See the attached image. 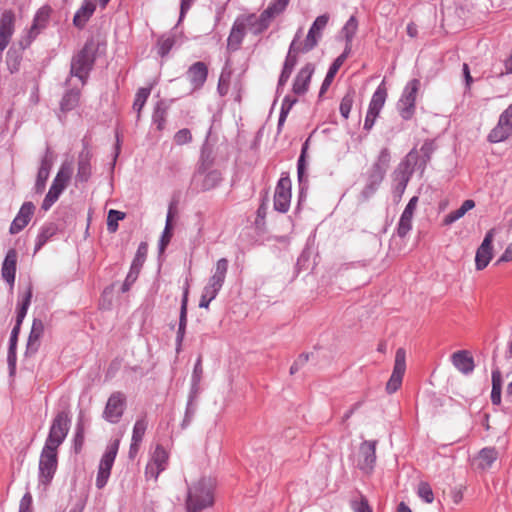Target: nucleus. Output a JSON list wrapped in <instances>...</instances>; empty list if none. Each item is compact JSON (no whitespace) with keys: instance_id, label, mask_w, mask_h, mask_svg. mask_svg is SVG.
I'll list each match as a JSON object with an SVG mask.
<instances>
[{"instance_id":"14","label":"nucleus","mask_w":512,"mask_h":512,"mask_svg":"<svg viewBox=\"0 0 512 512\" xmlns=\"http://www.w3.org/2000/svg\"><path fill=\"white\" fill-rule=\"evenodd\" d=\"M494 235L495 229H490L486 233L481 245L478 247L476 251L475 266L477 270H483L484 268H486L492 259V243L494 240Z\"/></svg>"},{"instance_id":"13","label":"nucleus","mask_w":512,"mask_h":512,"mask_svg":"<svg viewBox=\"0 0 512 512\" xmlns=\"http://www.w3.org/2000/svg\"><path fill=\"white\" fill-rule=\"evenodd\" d=\"M328 21H329V15L328 14H323V15H320L318 16L313 24L311 25L308 33H307V36L303 42V51L304 52H309L311 51L314 47L317 46L318 44V41L321 39L322 37V32L323 30L325 29V27L327 26L328 24Z\"/></svg>"},{"instance_id":"31","label":"nucleus","mask_w":512,"mask_h":512,"mask_svg":"<svg viewBox=\"0 0 512 512\" xmlns=\"http://www.w3.org/2000/svg\"><path fill=\"white\" fill-rule=\"evenodd\" d=\"M91 176V154L84 150L78 157V169L76 179L81 182H87Z\"/></svg>"},{"instance_id":"60","label":"nucleus","mask_w":512,"mask_h":512,"mask_svg":"<svg viewBox=\"0 0 512 512\" xmlns=\"http://www.w3.org/2000/svg\"><path fill=\"white\" fill-rule=\"evenodd\" d=\"M31 505H32V496L30 493H26L20 501L19 512H32Z\"/></svg>"},{"instance_id":"11","label":"nucleus","mask_w":512,"mask_h":512,"mask_svg":"<svg viewBox=\"0 0 512 512\" xmlns=\"http://www.w3.org/2000/svg\"><path fill=\"white\" fill-rule=\"evenodd\" d=\"M291 202V180L289 177H281L276 185L274 193V209L286 213Z\"/></svg>"},{"instance_id":"62","label":"nucleus","mask_w":512,"mask_h":512,"mask_svg":"<svg viewBox=\"0 0 512 512\" xmlns=\"http://www.w3.org/2000/svg\"><path fill=\"white\" fill-rule=\"evenodd\" d=\"M379 114L375 113V112H372V111H367V114H366V118H365V121H364V129L365 130H371L372 127L374 126L375 124V121H376V118L378 117Z\"/></svg>"},{"instance_id":"41","label":"nucleus","mask_w":512,"mask_h":512,"mask_svg":"<svg viewBox=\"0 0 512 512\" xmlns=\"http://www.w3.org/2000/svg\"><path fill=\"white\" fill-rule=\"evenodd\" d=\"M290 0H273L268 7L263 10L266 17L272 19L283 13L288 6Z\"/></svg>"},{"instance_id":"43","label":"nucleus","mask_w":512,"mask_h":512,"mask_svg":"<svg viewBox=\"0 0 512 512\" xmlns=\"http://www.w3.org/2000/svg\"><path fill=\"white\" fill-rule=\"evenodd\" d=\"M150 93H151V88H145V87H142L137 91V93L135 95V100L133 103V109L137 112V119L140 118V112H141L142 108L144 107Z\"/></svg>"},{"instance_id":"61","label":"nucleus","mask_w":512,"mask_h":512,"mask_svg":"<svg viewBox=\"0 0 512 512\" xmlns=\"http://www.w3.org/2000/svg\"><path fill=\"white\" fill-rule=\"evenodd\" d=\"M174 44V40L171 38L162 39L159 41V53L164 56L166 55L172 48Z\"/></svg>"},{"instance_id":"33","label":"nucleus","mask_w":512,"mask_h":512,"mask_svg":"<svg viewBox=\"0 0 512 512\" xmlns=\"http://www.w3.org/2000/svg\"><path fill=\"white\" fill-rule=\"evenodd\" d=\"M58 227L55 223L44 224L36 238L34 253H37L57 232Z\"/></svg>"},{"instance_id":"45","label":"nucleus","mask_w":512,"mask_h":512,"mask_svg":"<svg viewBox=\"0 0 512 512\" xmlns=\"http://www.w3.org/2000/svg\"><path fill=\"white\" fill-rule=\"evenodd\" d=\"M198 395L199 394H193V392H189L186 411H185V417L182 422V428H186L189 425V423L191 422V420L195 414V411H196L195 402H196Z\"/></svg>"},{"instance_id":"57","label":"nucleus","mask_w":512,"mask_h":512,"mask_svg":"<svg viewBox=\"0 0 512 512\" xmlns=\"http://www.w3.org/2000/svg\"><path fill=\"white\" fill-rule=\"evenodd\" d=\"M146 253H147V246L145 243H141L138 247L137 253H136L135 258L131 265L141 269L142 265L145 261Z\"/></svg>"},{"instance_id":"35","label":"nucleus","mask_w":512,"mask_h":512,"mask_svg":"<svg viewBox=\"0 0 512 512\" xmlns=\"http://www.w3.org/2000/svg\"><path fill=\"white\" fill-rule=\"evenodd\" d=\"M386 98L387 90L384 84L381 83L372 95L368 110L379 114L385 104Z\"/></svg>"},{"instance_id":"32","label":"nucleus","mask_w":512,"mask_h":512,"mask_svg":"<svg viewBox=\"0 0 512 512\" xmlns=\"http://www.w3.org/2000/svg\"><path fill=\"white\" fill-rule=\"evenodd\" d=\"M386 172L383 170H379L378 168H371V171L369 173L367 183L363 189V195L365 197H370L374 192L378 189L381 182L384 179Z\"/></svg>"},{"instance_id":"3","label":"nucleus","mask_w":512,"mask_h":512,"mask_svg":"<svg viewBox=\"0 0 512 512\" xmlns=\"http://www.w3.org/2000/svg\"><path fill=\"white\" fill-rule=\"evenodd\" d=\"M71 419L67 411H59L51 422L44 446L58 449L70 430Z\"/></svg>"},{"instance_id":"2","label":"nucleus","mask_w":512,"mask_h":512,"mask_svg":"<svg viewBox=\"0 0 512 512\" xmlns=\"http://www.w3.org/2000/svg\"><path fill=\"white\" fill-rule=\"evenodd\" d=\"M73 173V167L70 162H64L56 177L54 178L52 185L46 194L41 208L44 211H48L52 205L58 200L59 196L67 187Z\"/></svg>"},{"instance_id":"63","label":"nucleus","mask_w":512,"mask_h":512,"mask_svg":"<svg viewBox=\"0 0 512 512\" xmlns=\"http://www.w3.org/2000/svg\"><path fill=\"white\" fill-rule=\"evenodd\" d=\"M7 360H8L10 375H13L16 370V349H9Z\"/></svg>"},{"instance_id":"36","label":"nucleus","mask_w":512,"mask_h":512,"mask_svg":"<svg viewBox=\"0 0 512 512\" xmlns=\"http://www.w3.org/2000/svg\"><path fill=\"white\" fill-rule=\"evenodd\" d=\"M49 14L50 8L47 6H44L37 11L34 17L33 25L30 29L31 36L35 37L40 32V30L46 26L49 19Z\"/></svg>"},{"instance_id":"53","label":"nucleus","mask_w":512,"mask_h":512,"mask_svg":"<svg viewBox=\"0 0 512 512\" xmlns=\"http://www.w3.org/2000/svg\"><path fill=\"white\" fill-rule=\"evenodd\" d=\"M139 268L134 267L131 265L128 275L126 276V279L122 285V292L125 293L130 290L131 286L134 284V282L137 280L139 273Z\"/></svg>"},{"instance_id":"59","label":"nucleus","mask_w":512,"mask_h":512,"mask_svg":"<svg viewBox=\"0 0 512 512\" xmlns=\"http://www.w3.org/2000/svg\"><path fill=\"white\" fill-rule=\"evenodd\" d=\"M48 177H49V174L45 170L38 171L37 179H36V183H35V191H36V193H42L43 192Z\"/></svg>"},{"instance_id":"16","label":"nucleus","mask_w":512,"mask_h":512,"mask_svg":"<svg viewBox=\"0 0 512 512\" xmlns=\"http://www.w3.org/2000/svg\"><path fill=\"white\" fill-rule=\"evenodd\" d=\"M418 200L417 196H413L400 216L397 226V234L401 238H404L412 229V220L417 208Z\"/></svg>"},{"instance_id":"8","label":"nucleus","mask_w":512,"mask_h":512,"mask_svg":"<svg viewBox=\"0 0 512 512\" xmlns=\"http://www.w3.org/2000/svg\"><path fill=\"white\" fill-rule=\"evenodd\" d=\"M169 454L162 445H156L145 468L148 479L157 480L161 472L168 466Z\"/></svg>"},{"instance_id":"23","label":"nucleus","mask_w":512,"mask_h":512,"mask_svg":"<svg viewBox=\"0 0 512 512\" xmlns=\"http://www.w3.org/2000/svg\"><path fill=\"white\" fill-rule=\"evenodd\" d=\"M451 361L454 367L463 374H470L475 367L473 357L467 350H459L453 353Z\"/></svg>"},{"instance_id":"55","label":"nucleus","mask_w":512,"mask_h":512,"mask_svg":"<svg viewBox=\"0 0 512 512\" xmlns=\"http://www.w3.org/2000/svg\"><path fill=\"white\" fill-rule=\"evenodd\" d=\"M153 123L156 124L158 130H163L166 122V111L157 106L153 113Z\"/></svg>"},{"instance_id":"6","label":"nucleus","mask_w":512,"mask_h":512,"mask_svg":"<svg viewBox=\"0 0 512 512\" xmlns=\"http://www.w3.org/2000/svg\"><path fill=\"white\" fill-rule=\"evenodd\" d=\"M119 445L120 440L115 439L106 447L105 453L103 454L98 467L96 478V486L98 489H102L110 477L111 469L115 461Z\"/></svg>"},{"instance_id":"30","label":"nucleus","mask_w":512,"mask_h":512,"mask_svg":"<svg viewBox=\"0 0 512 512\" xmlns=\"http://www.w3.org/2000/svg\"><path fill=\"white\" fill-rule=\"evenodd\" d=\"M96 9V5L92 0H85L81 7L74 15L73 23L76 27L82 28L90 19Z\"/></svg>"},{"instance_id":"64","label":"nucleus","mask_w":512,"mask_h":512,"mask_svg":"<svg viewBox=\"0 0 512 512\" xmlns=\"http://www.w3.org/2000/svg\"><path fill=\"white\" fill-rule=\"evenodd\" d=\"M510 261H512V243H510L506 247L505 251L503 252V254L498 259L497 264H499L501 262H510Z\"/></svg>"},{"instance_id":"25","label":"nucleus","mask_w":512,"mask_h":512,"mask_svg":"<svg viewBox=\"0 0 512 512\" xmlns=\"http://www.w3.org/2000/svg\"><path fill=\"white\" fill-rule=\"evenodd\" d=\"M241 18L244 20L243 22H245L246 27L252 29L254 34H260L265 31L269 27L272 20L271 17H266L264 15V11L259 16L250 14L241 16Z\"/></svg>"},{"instance_id":"10","label":"nucleus","mask_w":512,"mask_h":512,"mask_svg":"<svg viewBox=\"0 0 512 512\" xmlns=\"http://www.w3.org/2000/svg\"><path fill=\"white\" fill-rule=\"evenodd\" d=\"M406 370V351L404 348H398L395 354V362L392 374L386 384V391L389 394L396 392L403 380Z\"/></svg>"},{"instance_id":"7","label":"nucleus","mask_w":512,"mask_h":512,"mask_svg":"<svg viewBox=\"0 0 512 512\" xmlns=\"http://www.w3.org/2000/svg\"><path fill=\"white\" fill-rule=\"evenodd\" d=\"M94 57L91 47L85 45L71 61L70 74L77 77L82 85L85 83L86 78L93 66Z\"/></svg>"},{"instance_id":"37","label":"nucleus","mask_w":512,"mask_h":512,"mask_svg":"<svg viewBox=\"0 0 512 512\" xmlns=\"http://www.w3.org/2000/svg\"><path fill=\"white\" fill-rule=\"evenodd\" d=\"M497 458L498 452L495 448H483L478 454V466L483 470L488 469L492 466Z\"/></svg>"},{"instance_id":"27","label":"nucleus","mask_w":512,"mask_h":512,"mask_svg":"<svg viewBox=\"0 0 512 512\" xmlns=\"http://www.w3.org/2000/svg\"><path fill=\"white\" fill-rule=\"evenodd\" d=\"M44 333V324L40 319H34L27 341V352L35 353L40 346V339Z\"/></svg>"},{"instance_id":"20","label":"nucleus","mask_w":512,"mask_h":512,"mask_svg":"<svg viewBox=\"0 0 512 512\" xmlns=\"http://www.w3.org/2000/svg\"><path fill=\"white\" fill-rule=\"evenodd\" d=\"M241 16L234 21L227 39V49L231 52L237 51L246 35V25Z\"/></svg>"},{"instance_id":"49","label":"nucleus","mask_w":512,"mask_h":512,"mask_svg":"<svg viewBox=\"0 0 512 512\" xmlns=\"http://www.w3.org/2000/svg\"><path fill=\"white\" fill-rule=\"evenodd\" d=\"M353 102H354V92L353 91L348 92L341 100L339 110H340L341 115L345 119H348V117H349Z\"/></svg>"},{"instance_id":"29","label":"nucleus","mask_w":512,"mask_h":512,"mask_svg":"<svg viewBox=\"0 0 512 512\" xmlns=\"http://www.w3.org/2000/svg\"><path fill=\"white\" fill-rule=\"evenodd\" d=\"M228 260L221 258L216 262L214 272L209 278L208 284L221 290L228 271Z\"/></svg>"},{"instance_id":"9","label":"nucleus","mask_w":512,"mask_h":512,"mask_svg":"<svg viewBox=\"0 0 512 512\" xmlns=\"http://www.w3.org/2000/svg\"><path fill=\"white\" fill-rule=\"evenodd\" d=\"M512 135V104L500 115L497 125L490 131L488 141L499 143Z\"/></svg>"},{"instance_id":"42","label":"nucleus","mask_w":512,"mask_h":512,"mask_svg":"<svg viewBox=\"0 0 512 512\" xmlns=\"http://www.w3.org/2000/svg\"><path fill=\"white\" fill-rule=\"evenodd\" d=\"M32 298V290L28 288L25 295L23 296L22 302L17 310L16 324L15 326L21 327V324L27 314L28 307Z\"/></svg>"},{"instance_id":"48","label":"nucleus","mask_w":512,"mask_h":512,"mask_svg":"<svg viewBox=\"0 0 512 512\" xmlns=\"http://www.w3.org/2000/svg\"><path fill=\"white\" fill-rule=\"evenodd\" d=\"M221 181V174L220 172L214 170L208 172L203 179L202 182V188L204 190H210L216 187Z\"/></svg>"},{"instance_id":"54","label":"nucleus","mask_w":512,"mask_h":512,"mask_svg":"<svg viewBox=\"0 0 512 512\" xmlns=\"http://www.w3.org/2000/svg\"><path fill=\"white\" fill-rule=\"evenodd\" d=\"M418 496L423 499L426 503H432L434 500V494L430 485L426 482H422L418 486Z\"/></svg>"},{"instance_id":"17","label":"nucleus","mask_w":512,"mask_h":512,"mask_svg":"<svg viewBox=\"0 0 512 512\" xmlns=\"http://www.w3.org/2000/svg\"><path fill=\"white\" fill-rule=\"evenodd\" d=\"M415 163L416 156L413 152H410L395 169L393 173V182L407 185L413 174Z\"/></svg>"},{"instance_id":"51","label":"nucleus","mask_w":512,"mask_h":512,"mask_svg":"<svg viewBox=\"0 0 512 512\" xmlns=\"http://www.w3.org/2000/svg\"><path fill=\"white\" fill-rule=\"evenodd\" d=\"M350 506L354 512H372L367 499L360 495L358 498L350 501Z\"/></svg>"},{"instance_id":"12","label":"nucleus","mask_w":512,"mask_h":512,"mask_svg":"<svg viewBox=\"0 0 512 512\" xmlns=\"http://www.w3.org/2000/svg\"><path fill=\"white\" fill-rule=\"evenodd\" d=\"M125 404L126 398L123 393H112L107 401L103 417L110 423H118L123 415Z\"/></svg>"},{"instance_id":"22","label":"nucleus","mask_w":512,"mask_h":512,"mask_svg":"<svg viewBox=\"0 0 512 512\" xmlns=\"http://www.w3.org/2000/svg\"><path fill=\"white\" fill-rule=\"evenodd\" d=\"M314 73V65L311 63L306 64L297 74L294 83L293 91L295 94L302 95L307 92L311 77Z\"/></svg>"},{"instance_id":"26","label":"nucleus","mask_w":512,"mask_h":512,"mask_svg":"<svg viewBox=\"0 0 512 512\" xmlns=\"http://www.w3.org/2000/svg\"><path fill=\"white\" fill-rule=\"evenodd\" d=\"M16 263L17 252L14 249H10L6 254L2 265V277L10 285H13L15 281Z\"/></svg>"},{"instance_id":"21","label":"nucleus","mask_w":512,"mask_h":512,"mask_svg":"<svg viewBox=\"0 0 512 512\" xmlns=\"http://www.w3.org/2000/svg\"><path fill=\"white\" fill-rule=\"evenodd\" d=\"M14 14L12 11L3 12L0 19V50L3 51L8 46L14 33Z\"/></svg>"},{"instance_id":"1","label":"nucleus","mask_w":512,"mask_h":512,"mask_svg":"<svg viewBox=\"0 0 512 512\" xmlns=\"http://www.w3.org/2000/svg\"><path fill=\"white\" fill-rule=\"evenodd\" d=\"M214 486V480L206 477L189 486L186 499L187 512H200L211 506L214 501Z\"/></svg>"},{"instance_id":"40","label":"nucleus","mask_w":512,"mask_h":512,"mask_svg":"<svg viewBox=\"0 0 512 512\" xmlns=\"http://www.w3.org/2000/svg\"><path fill=\"white\" fill-rule=\"evenodd\" d=\"M79 90L72 89L65 93L61 100V110L62 111H70L74 109L79 102Z\"/></svg>"},{"instance_id":"34","label":"nucleus","mask_w":512,"mask_h":512,"mask_svg":"<svg viewBox=\"0 0 512 512\" xmlns=\"http://www.w3.org/2000/svg\"><path fill=\"white\" fill-rule=\"evenodd\" d=\"M474 207H475L474 200H472V199L465 200L458 209H456L454 211H451L450 213H448L444 217L443 224L446 225V226H449V225L453 224L457 220H459L462 217H464V215L468 211L472 210Z\"/></svg>"},{"instance_id":"47","label":"nucleus","mask_w":512,"mask_h":512,"mask_svg":"<svg viewBox=\"0 0 512 512\" xmlns=\"http://www.w3.org/2000/svg\"><path fill=\"white\" fill-rule=\"evenodd\" d=\"M147 425H148V423H147L145 416L137 419V421L135 422L134 427H133L131 440L141 443V441L144 437L145 431L147 429Z\"/></svg>"},{"instance_id":"46","label":"nucleus","mask_w":512,"mask_h":512,"mask_svg":"<svg viewBox=\"0 0 512 512\" xmlns=\"http://www.w3.org/2000/svg\"><path fill=\"white\" fill-rule=\"evenodd\" d=\"M125 218V213L111 209L107 216V229L109 232L114 233L118 229V221Z\"/></svg>"},{"instance_id":"4","label":"nucleus","mask_w":512,"mask_h":512,"mask_svg":"<svg viewBox=\"0 0 512 512\" xmlns=\"http://www.w3.org/2000/svg\"><path fill=\"white\" fill-rule=\"evenodd\" d=\"M58 449L44 446L39 459V482L47 486L54 477L57 469Z\"/></svg>"},{"instance_id":"5","label":"nucleus","mask_w":512,"mask_h":512,"mask_svg":"<svg viewBox=\"0 0 512 512\" xmlns=\"http://www.w3.org/2000/svg\"><path fill=\"white\" fill-rule=\"evenodd\" d=\"M419 87L420 81L418 79L410 80L404 87L402 95L397 103L398 112L404 120H409L414 115L416 95Z\"/></svg>"},{"instance_id":"18","label":"nucleus","mask_w":512,"mask_h":512,"mask_svg":"<svg viewBox=\"0 0 512 512\" xmlns=\"http://www.w3.org/2000/svg\"><path fill=\"white\" fill-rule=\"evenodd\" d=\"M208 68L204 62L198 61L192 64L186 72V77L192 86V90H199L207 80Z\"/></svg>"},{"instance_id":"50","label":"nucleus","mask_w":512,"mask_h":512,"mask_svg":"<svg viewBox=\"0 0 512 512\" xmlns=\"http://www.w3.org/2000/svg\"><path fill=\"white\" fill-rule=\"evenodd\" d=\"M295 102H296L295 99L291 100L288 97L284 98V100L282 102V106H281L279 120H278V129L279 130L283 126V124H284V122H285V120Z\"/></svg>"},{"instance_id":"58","label":"nucleus","mask_w":512,"mask_h":512,"mask_svg":"<svg viewBox=\"0 0 512 512\" xmlns=\"http://www.w3.org/2000/svg\"><path fill=\"white\" fill-rule=\"evenodd\" d=\"M192 140V135L189 129H181L174 135V142L177 145H184Z\"/></svg>"},{"instance_id":"56","label":"nucleus","mask_w":512,"mask_h":512,"mask_svg":"<svg viewBox=\"0 0 512 512\" xmlns=\"http://www.w3.org/2000/svg\"><path fill=\"white\" fill-rule=\"evenodd\" d=\"M357 20L354 16H351L343 27V33L347 41H351L357 30Z\"/></svg>"},{"instance_id":"15","label":"nucleus","mask_w":512,"mask_h":512,"mask_svg":"<svg viewBox=\"0 0 512 512\" xmlns=\"http://www.w3.org/2000/svg\"><path fill=\"white\" fill-rule=\"evenodd\" d=\"M376 441H364L359 448L357 465L364 472H370L376 461Z\"/></svg>"},{"instance_id":"24","label":"nucleus","mask_w":512,"mask_h":512,"mask_svg":"<svg viewBox=\"0 0 512 512\" xmlns=\"http://www.w3.org/2000/svg\"><path fill=\"white\" fill-rule=\"evenodd\" d=\"M301 34H302V29H299L296 32L294 39L292 40V42L290 44L288 54L286 56V59H285L284 65H283V68L288 69L290 71H293L295 65L297 64L298 53H305L302 50L303 43L299 42L300 38H301Z\"/></svg>"},{"instance_id":"19","label":"nucleus","mask_w":512,"mask_h":512,"mask_svg":"<svg viewBox=\"0 0 512 512\" xmlns=\"http://www.w3.org/2000/svg\"><path fill=\"white\" fill-rule=\"evenodd\" d=\"M35 206L32 202H24L10 225V233L17 234L22 231L30 222L34 214Z\"/></svg>"},{"instance_id":"38","label":"nucleus","mask_w":512,"mask_h":512,"mask_svg":"<svg viewBox=\"0 0 512 512\" xmlns=\"http://www.w3.org/2000/svg\"><path fill=\"white\" fill-rule=\"evenodd\" d=\"M344 58L345 56L344 55H340L333 63L332 65L330 66L327 74H326V77L322 83V86H321V89H320V94H323L327 88L330 86V84L332 83L336 73L338 72L339 68L341 67L343 61H344Z\"/></svg>"},{"instance_id":"44","label":"nucleus","mask_w":512,"mask_h":512,"mask_svg":"<svg viewBox=\"0 0 512 512\" xmlns=\"http://www.w3.org/2000/svg\"><path fill=\"white\" fill-rule=\"evenodd\" d=\"M172 218H173V214H172V207L170 206L169 208V211H168V214H167V218H166V224H165V228H164V231H163V234H162V237H161V240H160V244H159V247H160V251H163L166 246L168 245L171 237H172Z\"/></svg>"},{"instance_id":"28","label":"nucleus","mask_w":512,"mask_h":512,"mask_svg":"<svg viewBox=\"0 0 512 512\" xmlns=\"http://www.w3.org/2000/svg\"><path fill=\"white\" fill-rule=\"evenodd\" d=\"M187 302H188V288L185 289L184 295L181 301V309H180V317H179V326L176 336V350L180 351L181 345L185 336V330L187 325Z\"/></svg>"},{"instance_id":"52","label":"nucleus","mask_w":512,"mask_h":512,"mask_svg":"<svg viewBox=\"0 0 512 512\" xmlns=\"http://www.w3.org/2000/svg\"><path fill=\"white\" fill-rule=\"evenodd\" d=\"M390 162V152L387 148H383L378 156L377 161L373 164L372 167L378 168L379 170L387 171L388 165Z\"/></svg>"},{"instance_id":"39","label":"nucleus","mask_w":512,"mask_h":512,"mask_svg":"<svg viewBox=\"0 0 512 512\" xmlns=\"http://www.w3.org/2000/svg\"><path fill=\"white\" fill-rule=\"evenodd\" d=\"M203 376V367H202V360L201 357H199L194 365V369L191 376V387L190 392H193V394H199L200 393V383Z\"/></svg>"}]
</instances>
